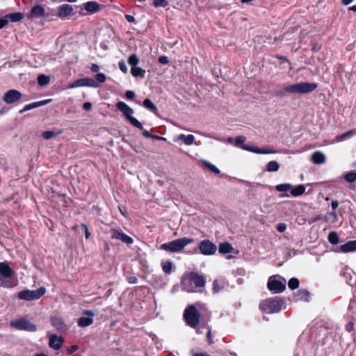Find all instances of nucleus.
Listing matches in <instances>:
<instances>
[{
    "label": "nucleus",
    "mask_w": 356,
    "mask_h": 356,
    "mask_svg": "<svg viewBox=\"0 0 356 356\" xmlns=\"http://www.w3.org/2000/svg\"><path fill=\"white\" fill-rule=\"evenodd\" d=\"M193 238H181L161 245V249L170 252H177L182 251L184 248L194 242Z\"/></svg>",
    "instance_id": "3"
},
{
    "label": "nucleus",
    "mask_w": 356,
    "mask_h": 356,
    "mask_svg": "<svg viewBox=\"0 0 356 356\" xmlns=\"http://www.w3.org/2000/svg\"><path fill=\"white\" fill-rule=\"evenodd\" d=\"M305 192V187L304 185H298L294 188L291 189V195L293 197H297L302 195Z\"/></svg>",
    "instance_id": "30"
},
{
    "label": "nucleus",
    "mask_w": 356,
    "mask_h": 356,
    "mask_svg": "<svg viewBox=\"0 0 356 356\" xmlns=\"http://www.w3.org/2000/svg\"><path fill=\"white\" fill-rule=\"evenodd\" d=\"M51 101V99H45V100H42V101H40V102H35L31 103L29 104L26 105L23 108V109H22L19 111V113H24L25 111H30L31 109H33V108H38V107H40V106H44L47 104H48L49 102H50Z\"/></svg>",
    "instance_id": "22"
},
{
    "label": "nucleus",
    "mask_w": 356,
    "mask_h": 356,
    "mask_svg": "<svg viewBox=\"0 0 356 356\" xmlns=\"http://www.w3.org/2000/svg\"><path fill=\"white\" fill-rule=\"evenodd\" d=\"M81 227L83 229V232L85 233L86 238V239L89 238V237L90 236V233L89 232L88 226L85 223H81Z\"/></svg>",
    "instance_id": "45"
},
{
    "label": "nucleus",
    "mask_w": 356,
    "mask_h": 356,
    "mask_svg": "<svg viewBox=\"0 0 356 356\" xmlns=\"http://www.w3.org/2000/svg\"><path fill=\"white\" fill-rule=\"evenodd\" d=\"M14 274V270L10 266L8 262H0V287H9V280Z\"/></svg>",
    "instance_id": "8"
},
{
    "label": "nucleus",
    "mask_w": 356,
    "mask_h": 356,
    "mask_svg": "<svg viewBox=\"0 0 356 356\" xmlns=\"http://www.w3.org/2000/svg\"><path fill=\"white\" fill-rule=\"evenodd\" d=\"M348 10L356 12V5H354L353 6H350L348 8Z\"/></svg>",
    "instance_id": "63"
},
{
    "label": "nucleus",
    "mask_w": 356,
    "mask_h": 356,
    "mask_svg": "<svg viewBox=\"0 0 356 356\" xmlns=\"http://www.w3.org/2000/svg\"><path fill=\"white\" fill-rule=\"evenodd\" d=\"M168 4L166 0H154L153 5L155 7H165Z\"/></svg>",
    "instance_id": "43"
},
{
    "label": "nucleus",
    "mask_w": 356,
    "mask_h": 356,
    "mask_svg": "<svg viewBox=\"0 0 356 356\" xmlns=\"http://www.w3.org/2000/svg\"><path fill=\"white\" fill-rule=\"evenodd\" d=\"M64 342V339L62 337H58L56 334H51L49 337V346L50 348L58 350L61 348Z\"/></svg>",
    "instance_id": "21"
},
{
    "label": "nucleus",
    "mask_w": 356,
    "mask_h": 356,
    "mask_svg": "<svg viewBox=\"0 0 356 356\" xmlns=\"http://www.w3.org/2000/svg\"><path fill=\"white\" fill-rule=\"evenodd\" d=\"M113 238L120 241L127 246H130L134 243V240L131 236L118 229H113Z\"/></svg>",
    "instance_id": "18"
},
{
    "label": "nucleus",
    "mask_w": 356,
    "mask_h": 356,
    "mask_svg": "<svg viewBox=\"0 0 356 356\" xmlns=\"http://www.w3.org/2000/svg\"><path fill=\"white\" fill-rule=\"evenodd\" d=\"M234 140H235V139H234L233 138L229 137V138H227V143H234Z\"/></svg>",
    "instance_id": "64"
},
{
    "label": "nucleus",
    "mask_w": 356,
    "mask_h": 356,
    "mask_svg": "<svg viewBox=\"0 0 356 356\" xmlns=\"http://www.w3.org/2000/svg\"><path fill=\"white\" fill-rule=\"evenodd\" d=\"M125 18L127 19V20L129 22H134L135 21V18L132 15H126Z\"/></svg>",
    "instance_id": "57"
},
{
    "label": "nucleus",
    "mask_w": 356,
    "mask_h": 356,
    "mask_svg": "<svg viewBox=\"0 0 356 356\" xmlns=\"http://www.w3.org/2000/svg\"><path fill=\"white\" fill-rule=\"evenodd\" d=\"M268 290L274 293H282L286 289V281L277 280L275 276H270L267 283Z\"/></svg>",
    "instance_id": "11"
},
{
    "label": "nucleus",
    "mask_w": 356,
    "mask_h": 356,
    "mask_svg": "<svg viewBox=\"0 0 356 356\" xmlns=\"http://www.w3.org/2000/svg\"><path fill=\"white\" fill-rule=\"evenodd\" d=\"M298 296L300 299L306 302H308L309 300V293L306 289H301L298 291Z\"/></svg>",
    "instance_id": "36"
},
{
    "label": "nucleus",
    "mask_w": 356,
    "mask_h": 356,
    "mask_svg": "<svg viewBox=\"0 0 356 356\" xmlns=\"http://www.w3.org/2000/svg\"><path fill=\"white\" fill-rule=\"evenodd\" d=\"M8 24L6 15L3 18H0V29L6 26Z\"/></svg>",
    "instance_id": "49"
},
{
    "label": "nucleus",
    "mask_w": 356,
    "mask_h": 356,
    "mask_svg": "<svg viewBox=\"0 0 356 356\" xmlns=\"http://www.w3.org/2000/svg\"><path fill=\"white\" fill-rule=\"evenodd\" d=\"M195 136L192 134L184 135L180 134L179 135L177 140L183 141L186 145H191L195 142Z\"/></svg>",
    "instance_id": "28"
},
{
    "label": "nucleus",
    "mask_w": 356,
    "mask_h": 356,
    "mask_svg": "<svg viewBox=\"0 0 356 356\" xmlns=\"http://www.w3.org/2000/svg\"><path fill=\"white\" fill-rule=\"evenodd\" d=\"M199 250L204 255H213L217 251V246L211 241L205 239L199 243Z\"/></svg>",
    "instance_id": "13"
},
{
    "label": "nucleus",
    "mask_w": 356,
    "mask_h": 356,
    "mask_svg": "<svg viewBox=\"0 0 356 356\" xmlns=\"http://www.w3.org/2000/svg\"><path fill=\"white\" fill-rule=\"evenodd\" d=\"M54 10H51V14L47 13L45 12L44 8L42 5H35L33 7L31 8L29 13L26 15V17L29 19H33V18H37L40 17H44L45 18H49L50 16H54Z\"/></svg>",
    "instance_id": "12"
},
{
    "label": "nucleus",
    "mask_w": 356,
    "mask_h": 356,
    "mask_svg": "<svg viewBox=\"0 0 356 356\" xmlns=\"http://www.w3.org/2000/svg\"><path fill=\"white\" fill-rule=\"evenodd\" d=\"M42 137L44 139L49 140L56 136V134L53 131H46L42 134Z\"/></svg>",
    "instance_id": "42"
},
{
    "label": "nucleus",
    "mask_w": 356,
    "mask_h": 356,
    "mask_svg": "<svg viewBox=\"0 0 356 356\" xmlns=\"http://www.w3.org/2000/svg\"><path fill=\"white\" fill-rule=\"evenodd\" d=\"M106 76L103 73H97L95 75V80L96 81L97 83H103L106 81Z\"/></svg>",
    "instance_id": "44"
},
{
    "label": "nucleus",
    "mask_w": 356,
    "mask_h": 356,
    "mask_svg": "<svg viewBox=\"0 0 356 356\" xmlns=\"http://www.w3.org/2000/svg\"><path fill=\"white\" fill-rule=\"evenodd\" d=\"M50 81V78L44 74H40L38 76V83L40 86L47 85Z\"/></svg>",
    "instance_id": "32"
},
{
    "label": "nucleus",
    "mask_w": 356,
    "mask_h": 356,
    "mask_svg": "<svg viewBox=\"0 0 356 356\" xmlns=\"http://www.w3.org/2000/svg\"><path fill=\"white\" fill-rule=\"evenodd\" d=\"M143 135L146 138H150L152 136V134H150L149 132L147 130L143 131Z\"/></svg>",
    "instance_id": "59"
},
{
    "label": "nucleus",
    "mask_w": 356,
    "mask_h": 356,
    "mask_svg": "<svg viewBox=\"0 0 356 356\" xmlns=\"http://www.w3.org/2000/svg\"><path fill=\"white\" fill-rule=\"evenodd\" d=\"M6 17L8 20V23H9V22H17L24 17V15L21 12H17L6 15Z\"/></svg>",
    "instance_id": "26"
},
{
    "label": "nucleus",
    "mask_w": 356,
    "mask_h": 356,
    "mask_svg": "<svg viewBox=\"0 0 356 356\" xmlns=\"http://www.w3.org/2000/svg\"><path fill=\"white\" fill-rule=\"evenodd\" d=\"M131 73L134 77L144 78L145 70H143L141 67L135 66L131 67Z\"/></svg>",
    "instance_id": "29"
},
{
    "label": "nucleus",
    "mask_w": 356,
    "mask_h": 356,
    "mask_svg": "<svg viewBox=\"0 0 356 356\" xmlns=\"http://www.w3.org/2000/svg\"><path fill=\"white\" fill-rule=\"evenodd\" d=\"M125 96L129 99H133L135 97V93L133 91L127 90L126 92Z\"/></svg>",
    "instance_id": "50"
},
{
    "label": "nucleus",
    "mask_w": 356,
    "mask_h": 356,
    "mask_svg": "<svg viewBox=\"0 0 356 356\" xmlns=\"http://www.w3.org/2000/svg\"><path fill=\"white\" fill-rule=\"evenodd\" d=\"M344 178L345 180L348 182H353L356 180V172H350L345 175Z\"/></svg>",
    "instance_id": "41"
},
{
    "label": "nucleus",
    "mask_w": 356,
    "mask_h": 356,
    "mask_svg": "<svg viewBox=\"0 0 356 356\" xmlns=\"http://www.w3.org/2000/svg\"><path fill=\"white\" fill-rule=\"evenodd\" d=\"M183 316L186 324L191 327L195 328L200 323V313L193 305L185 309Z\"/></svg>",
    "instance_id": "5"
},
{
    "label": "nucleus",
    "mask_w": 356,
    "mask_h": 356,
    "mask_svg": "<svg viewBox=\"0 0 356 356\" xmlns=\"http://www.w3.org/2000/svg\"><path fill=\"white\" fill-rule=\"evenodd\" d=\"M280 168L279 163L275 161H272L266 165V170L268 172H277Z\"/></svg>",
    "instance_id": "31"
},
{
    "label": "nucleus",
    "mask_w": 356,
    "mask_h": 356,
    "mask_svg": "<svg viewBox=\"0 0 356 356\" xmlns=\"http://www.w3.org/2000/svg\"><path fill=\"white\" fill-rule=\"evenodd\" d=\"M129 282L131 284H136L137 282V278L135 277H130L129 278Z\"/></svg>",
    "instance_id": "58"
},
{
    "label": "nucleus",
    "mask_w": 356,
    "mask_h": 356,
    "mask_svg": "<svg viewBox=\"0 0 356 356\" xmlns=\"http://www.w3.org/2000/svg\"><path fill=\"white\" fill-rule=\"evenodd\" d=\"M291 188L292 185L290 184H281L275 186V189L279 192H291Z\"/></svg>",
    "instance_id": "33"
},
{
    "label": "nucleus",
    "mask_w": 356,
    "mask_h": 356,
    "mask_svg": "<svg viewBox=\"0 0 356 356\" xmlns=\"http://www.w3.org/2000/svg\"><path fill=\"white\" fill-rule=\"evenodd\" d=\"M92 108V104L90 102H85L83 105V108L86 111H90Z\"/></svg>",
    "instance_id": "54"
},
{
    "label": "nucleus",
    "mask_w": 356,
    "mask_h": 356,
    "mask_svg": "<svg viewBox=\"0 0 356 356\" xmlns=\"http://www.w3.org/2000/svg\"><path fill=\"white\" fill-rule=\"evenodd\" d=\"M353 329L354 323L353 322H350L346 325V330L349 332H352Z\"/></svg>",
    "instance_id": "53"
},
{
    "label": "nucleus",
    "mask_w": 356,
    "mask_h": 356,
    "mask_svg": "<svg viewBox=\"0 0 356 356\" xmlns=\"http://www.w3.org/2000/svg\"><path fill=\"white\" fill-rule=\"evenodd\" d=\"M202 163L209 170H211L212 172L215 173V174H219L220 173V170L216 167L214 165H213L212 163H211L210 162L207 161H205V160H202Z\"/></svg>",
    "instance_id": "35"
},
{
    "label": "nucleus",
    "mask_w": 356,
    "mask_h": 356,
    "mask_svg": "<svg viewBox=\"0 0 356 356\" xmlns=\"http://www.w3.org/2000/svg\"><path fill=\"white\" fill-rule=\"evenodd\" d=\"M10 325L18 330H24L31 332L37 331L36 325L32 323L25 317H22L17 320L11 321Z\"/></svg>",
    "instance_id": "10"
},
{
    "label": "nucleus",
    "mask_w": 356,
    "mask_h": 356,
    "mask_svg": "<svg viewBox=\"0 0 356 356\" xmlns=\"http://www.w3.org/2000/svg\"><path fill=\"white\" fill-rule=\"evenodd\" d=\"M128 63L132 67H135L138 64L139 59L136 54H132L129 56Z\"/></svg>",
    "instance_id": "39"
},
{
    "label": "nucleus",
    "mask_w": 356,
    "mask_h": 356,
    "mask_svg": "<svg viewBox=\"0 0 356 356\" xmlns=\"http://www.w3.org/2000/svg\"><path fill=\"white\" fill-rule=\"evenodd\" d=\"M162 268L165 273L170 274L172 272V264L170 261H166L163 264Z\"/></svg>",
    "instance_id": "40"
},
{
    "label": "nucleus",
    "mask_w": 356,
    "mask_h": 356,
    "mask_svg": "<svg viewBox=\"0 0 356 356\" xmlns=\"http://www.w3.org/2000/svg\"><path fill=\"white\" fill-rule=\"evenodd\" d=\"M119 67L123 72H124V73L127 72V67L124 62H120Z\"/></svg>",
    "instance_id": "52"
},
{
    "label": "nucleus",
    "mask_w": 356,
    "mask_h": 356,
    "mask_svg": "<svg viewBox=\"0 0 356 356\" xmlns=\"http://www.w3.org/2000/svg\"><path fill=\"white\" fill-rule=\"evenodd\" d=\"M74 13L72 6L65 3L58 7L56 16L60 19H65L74 15Z\"/></svg>",
    "instance_id": "17"
},
{
    "label": "nucleus",
    "mask_w": 356,
    "mask_h": 356,
    "mask_svg": "<svg viewBox=\"0 0 356 356\" xmlns=\"http://www.w3.org/2000/svg\"><path fill=\"white\" fill-rule=\"evenodd\" d=\"M328 241L330 243L336 245L339 242L338 234L335 232H332L328 235Z\"/></svg>",
    "instance_id": "37"
},
{
    "label": "nucleus",
    "mask_w": 356,
    "mask_h": 356,
    "mask_svg": "<svg viewBox=\"0 0 356 356\" xmlns=\"http://www.w3.org/2000/svg\"><path fill=\"white\" fill-rule=\"evenodd\" d=\"M277 230L279 232H284L286 229V225L284 223H279L277 225Z\"/></svg>",
    "instance_id": "47"
},
{
    "label": "nucleus",
    "mask_w": 356,
    "mask_h": 356,
    "mask_svg": "<svg viewBox=\"0 0 356 356\" xmlns=\"http://www.w3.org/2000/svg\"><path fill=\"white\" fill-rule=\"evenodd\" d=\"M207 339L209 340L210 343H212V341H211V330H209L207 332Z\"/></svg>",
    "instance_id": "62"
},
{
    "label": "nucleus",
    "mask_w": 356,
    "mask_h": 356,
    "mask_svg": "<svg viewBox=\"0 0 356 356\" xmlns=\"http://www.w3.org/2000/svg\"><path fill=\"white\" fill-rule=\"evenodd\" d=\"M356 135V129H351L349 131H347L343 134L339 135L336 136L334 140V143H339L343 141L346 139L350 138L352 136Z\"/></svg>",
    "instance_id": "25"
},
{
    "label": "nucleus",
    "mask_w": 356,
    "mask_h": 356,
    "mask_svg": "<svg viewBox=\"0 0 356 356\" xmlns=\"http://www.w3.org/2000/svg\"><path fill=\"white\" fill-rule=\"evenodd\" d=\"M219 252L220 254H228V253H232L234 252V248L232 247V245L228 243V242H225V243H220L219 244Z\"/></svg>",
    "instance_id": "27"
},
{
    "label": "nucleus",
    "mask_w": 356,
    "mask_h": 356,
    "mask_svg": "<svg viewBox=\"0 0 356 356\" xmlns=\"http://www.w3.org/2000/svg\"><path fill=\"white\" fill-rule=\"evenodd\" d=\"M331 206H332V209L334 211H335L337 209L338 206H339L338 201H337V200L332 201V203H331Z\"/></svg>",
    "instance_id": "56"
},
{
    "label": "nucleus",
    "mask_w": 356,
    "mask_h": 356,
    "mask_svg": "<svg viewBox=\"0 0 356 356\" xmlns=\"http://www.w3.org/2000/svg\"><path fill=\"white\" fill-rule=\"evenodd\" d=\"M50 321L52 326L55 327L58 331L65 332L67 330V326L61 317L52 316L51 317Z\"/></svg>",
    "instance_id": "20"
},
{
    "label": "nucleus",
    "mask_w": 356,
    "mask_h": 356,
    "mask_svg": "<svg viewBox=\"0 0 356 356\" xmlns=\"http://www.w3.org/2000/svg\"><path fill=\"white\" fill-rule=\"evenodd\" d=\"M245 141V137L243 136H238L234 140V145L237 147H240L241 149L261 154H275L276 153V150L273 149H261L257 147L250 146L248 145H243V143Z\"/></svg>",
    "instance_id": "6"
},
{
    "label": "nucleus",
    "mask_w": 356,
    "mask_h": 356,
    "mask_svg": "<svg viewBox=\"0 0 356 356\" xmlns=\"http://www.w3.org/2000/svg\"><path fill=\"white\" fill-rule=\"evenodd\" d=\"M150 138L156 139V140H165V138L160 137V136H156V135H152V136Z\"/></svg>",
    "instance_id": "61"
},
{
    "label": "nucleus",
    "mask_w": 356,
    "mask_h": 356,
    "mask_svg": "<svg viewBox=\"0 0 356 356\" xmlns=\"http://www.w3.org/2000/svg\"><path fill=\"white\" fill-rule=\"evenodd\" d=\"M83 314L88 316H82L78 319L77 324L81 327H88L93 323V318L92 317L94 316V313L92 311L86 310L83 312Z\"/></svg>",
    "instance_id": "19"
},
{
    "label": "nucleus",
    "mask_w": 356,
    "mask_h": 356,
    "mask_svg": "<svg viewBox=\"0 0 356 356\" xmlns=\"http://www.w3.org/2000/svg\"><path fill=\"white\" fill-rule=\"evenodd\" d=\"M284 300L278 298H269L262 301L259 307L263 312L272 314L282 310Z\"/></svg>",
    "instance_id": "4"
},
{
    "label": "nucleus",
    "mask_w": 356,
    "mask_h": 356,
    "mask_svg": "<svg viewBox=\"0 0 356 356\" xmlns=\"http://www.w3.org/2000/svg\"><path fill=\"white\" fill-rule=\"evenodd\" d=\"M143 106L150 110L152 112H156L157 111V108L156 106L154 105V104H153V102L149 99H145L143 102Z\"/></svg>",
    "instance_id": "34"
},
{
    "label": "nucleus",
    "mask_w": 356,
    "mask_h": 356,
    "mask_svg": "<svg viewBox=\"0 0 356 356\" xmlns=\"http://www.w3.org/2000/svg\"><path fill=\"white\" fill-rule=\"evenodd\" d=\"M98 87L99 83L96 82L94 79L92 78H82L74 81L70 86V88H74L77 87Z\"/></svg>",
    "instance_id": "16"
},
{
    "label": "nucleus",
    "mask_w": 356,
    "mask_h": 356,
    "mask_svg": "<svg viewBox=\"0 0 356 356\" xmlns=\"http://www.w3.org/2000/svg\"><path fill=\"white\" fill-rule=\"evenodd\" d=\"M205 278L203 275L195 272L186 273L181 279V289L188 293L196 292V288H203L205 286Z\"/></svg>",
    "instance_id": "1"
},
{
    "label": "nucleus",
    "mask_w": 356,
    "mask_h": 356,
    "mask_svg": "<svg viewBox=\"0 0 356 356\" xmlns=\"http://www.w3.org/2000/svg\"><path fill=\"white\" fill-rule=\"evenodd\" d=\"M159 62L161 64L166 65L169 63L168 58L165 56H161L159 58Z\"/></svg>",
    "instance_id": "48"
},
{
    "label": "nucleus",
    "mask_w": 356,
    "mask_h": 356,
    "mask_svg": "<svg viewBox=\"0 0 356 356\" xmlns=\"http://www.w3.org/2000/svg\"><path fill=\"white\" fill-rule=\"evenodd\" d=\"M289 287L291 290H295L299 287V280L298 278L293 277L289 280L288 283Z\"/></svg>",
    "instance_id": "38"
},
{
    "label": "nucleus",
    "mask_w": 356,
    "mask_h": 356,
    "mask_svg": "<svg viewBox=\"0 0 356 356\" xmlns=\"http://www.w3.org/2000/svg\"><path fill=\"white\" fill-rule=\"evenodd\" d=\"M325 159H326V158H325V154L320 151L314 152L311 156V161L314 163L317 164V165L324 163L325 161Z\"/></svg>",
    "instance_id": "23"
},
{
    "label": "nucleus",
    "mask_w": 356,
    "mask_h": 356,
    "mask_svg": "<svg viewBox=\"0 0 356 356\" xmlns=\"http://www.w3.org/2000/svg\"><path fill=\"white\" fill-rule=\"evenodd\" d=\"M100 6L96 1H88L80 7L79 15L86 16L88 14H93L98 12Z\"/></svg>",
    "instance_id": "14"
},
{
    "label": "nucleus",
    "mask_w": 356,
    "mask_h": 356,
    "mask_svg": "<svg viewBox=\"0 0 356 356\" xmlns=\"http://www.w3.org/2000/svg\"><path fill=\"white\" fill-rule=\"evenodd\" d=\"M46 293V289L43 286L36 290H23L18 293L17 297L20 300L32 301L40 299Z\"/></svg>",
    "instance_id": "9"
},
{
    "label": "nucleus",
    "mask_w": 356,
    "mask_h": 356,
    "mask_svg": "<svg viewBox=\"0 0 356 356\" xmlns=\"http://www.w3.org/2000/svg\"><path fill=\"white\" fill-rule=\"evenodd\" d=\"M116 107L122 113L124 118L135 127L141 130L143 129L142 124L134 117L132 116L134 110L123 102H119L116 104Z\"/></svg>",
    "instance_id": "7"
},
{
    "label": "nucleus",
    "mask_w": 356,
    "mask_h": 356,
    "mask_svg": "<svg viewBox=\"0 0 356 356\" xmlns=\"http://www.w3.org/2000/svg\"><path fill=\"white\" fill-rule=\"evenodd\" d=\"M79 349V346L77 345H72L67 348V353L68 355H71L76 352Z\"/></svg>",
    "instance_id": "46"
},
{
    "label": "nucleus",
    "mask_w": 356,
    "mask_h": 356,
    "mask_svg": "<svg viewBox=\"0 0 356 356\" xmlns=\"http://www.w3.org/2000/svg\"><path fill=\"white\" fill-rule=\"evenodd\" d=\"M340 250L341 252L345 253L356 251V240L350 241L346 243L341 245Z\"/></svg>",
    "instance_id": "24"
},
{
    "label": "nucleus",
    "mask_w": 356,
    "mask_h": 356,
    "mask_svg": "<svg viewBox=\"0 0 356 356\" xmlns=\"http://www.w3.org/2000/svg\"><path fill=\"white\" fill-rule=\"evenodd\" d=\"M353 1V0H341V3L344 6L349 5Z\"/></svg>",
    "instance_id": "60"
},
{
    "label": "nucleus",
    "mask_w": 356,
    "mask_h": 356,
    "mask_svg": "<svg viewBox=\"0 0 356 356\" xmlns=\"http://www.w3.org/2000/svg\"><path fill=\"white\" fill-rule=\"evenodd\" d=\"M22 94L17 90L11 89L6 92L2 98L3 101L8 104H11L19 101Z\"/></svg>",
    "instance_id": "15"
},
{
    "label": "nucleus",
    "mask_w": 356,
    "mask_h": 356,
    "mask_svg": "<svg viewBox=\"0 0 356 356\" xmlns=\"http://www.w3.org/2000/svg\"><path fill=\"white\" fill-rule=\"evenodd\" d=\"M213 291L215 293L218 292L220 291V286L218 285V281L217 280H214L213 283Z\"/></svg>",
    "instance_id": "51"
},
{
    "label": "nucleus",
    "mask_w": 356,
    "mask_h": 356,
    "mask_svg": "<svg viewBox=\"0 0 356 356\" xmlns=\"http://www.w3.org/2000/svg\"><path fill=\"white\" fill-rule=\"evenodd\" d=\"M90 70L93 72H97L99 70V67L97 64H92L90 67Z\"/></svg>",
    "instance_id": "55"
},
{
    "label": "nucleus",
    "mask_w": 356,
    "mask_h": 356,
    "mask_svg": "<svg viewBox=\"0 0 356 356\" xmlns=\"http://www.w3.org/2000/svg\"><path fill=\"white\" fill-rule=\"evenodd\" d=\"M317 88V84L309 82H300L284 86L282 89L276 92L278 97H284L286 93L289 94H306L311 92Z\"/></svg>",
    "instance_id": "2"
}]
</instances>
